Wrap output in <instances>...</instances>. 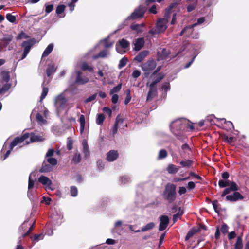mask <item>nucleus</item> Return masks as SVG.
<instances>
[{
    "label": "nucleus",
    "instance_id": "1",
    "mask_svg": "<svg viewBox=\"0 0 249 249\" xmlns=\"http://www.w3.org/2000/svg\"><path fill=\"white\" fill-rule=\"evenodd\" d=\"M169 18V13L165 14L164 18L158 19L156 26L149 31L151 35H156L164 32L167 28V23Z\"/></svg>",
    "mask_w": 249,
    "mask_h": 249
},
{
    "label": "nucleus",
    "instance_id": "2",
    "mask_svg": "<svg viewBox=\"0 0 249 249\" xmlns=\"http://www.w3.org/2000/svg\"><path fill=\"white\" fill-rule=\"evenodd\" d=\"M176 186L173 184H167L163 193L164 198L169 203H172L176 199Z\"/></svg>",
    "mask_w": 249,
    "mask_h": 249
},
{
    "label": "nucleus",
    "instance_id": "3",
    "mask_svg": "<svg viewBox=\"0 0 249 249\" xmlns=\"http://www.w3.org/2000/svg\"><path fill=\"white\" fill-rule=\"evenodd\" d=\"M186 124H188L191 129H194L193 125H190L188 121L186 119H178L173 121L170 125V128L173 132H175V130H180L184 128Z\"/></svg>",
    "mask_w": 249,
    "mask_h": 249
},
{
    "label": "nucleus",
    "instance_id": "4",
    "mask_svg": "<svg viewBox=\"0 0 249 249\" xmlns=\"http://www.w3.org/2000/svg\"><path fill=\"white\" fill-rule=\"evenodd\" d=\"M28 137V134H24L21 137H17L15 138L11 143L10 145V149L6 152L4 158L2 159V160H4L8 157L11 152V151L13 150L15 146L21 143L23 141L26 140Z\"/></svg>",
    "mask_w": 249,
    "mask_h": 249
},
{
    "label": "nucleus",
    "instance_id": "5",
    "mask_svg": "<svg viewBox=\"0 0 249 249\" xmlns=\"http://www.w3.org/2000/svg\"><path fill=\"white\" fill-rule=\"evenodd\" d=\"M205 19L204 18H201L198 19L197 23H196L193 24L191 26H188L186 27L184 29L182 30V31L180 33V36H182L184 33H186V36H191L192 38H197L198 36V35L197 34L195 36H193L191 34L193 32V28L196 26L198 24H200L204 22Z\"/></svg>",
    "mask_w": 249,
    "mask_h": 249
},
{
    "label": "nucleus",
    "instance_id": "6",
    "mask_svg": "<svg viewBox=\"0 0 249 249\" xmlns=\"http://www.w3.org/2000/svg\"><path fill=\"white\" fill-rule=\"evenodd\" d=\"M67 102V100L63 93H61L56 97L55 100V106L58 113L64 109Z\"/></svg>",
    "mask_w": 249,
    "mask_h": 249
},
{
    "label": "nucleus",
    "instance_id": "7",
    "mask_svg": "<svg viewBox=\"0 0 249 249\" xmlns=\"http://www.w3.org/2000/svg\"><path fill=\"white\" fill-rule=\"evenodd\" d=\"M160 69V67H158L156 71H155L151 75L150 79L152 80L150 84L156 87L157 83L159 82L164 77V75L161 73L157 74V72Z\"/></svg>",
    "mask_w": 249,
    "mask_h": 249
},
{
    "label": "nucleus",
    "instance_id": "8",
    "mask_svg": "<svg viewBox=\"0 0 249 249\" xmlns=\"http://www.w3.org/2000/svg\"><path fill=\"white\" fill-rule=\"evenodd\" d=\"M156 67V63L153 60H149L142 66V70L146 72H149Z\"/></svg>",
    "mask_w": 249,
    "mask_h": 249
},
{
    "label": "nucleus",
    "instance_id": "9",
    "mask_svg": "<svg viewBox=\"0 0 249 249\" xmlns=\"http://www.w3.org/2000/svg\"><path fill=\"white\" fill-rule=\"evenodd\" d=\"M38 181L44 185H46V190H53L54 188L52 187V181L47 177L41 176L38 178Z\"/></svg>",
    "mask_w": 249,
    "mask_h": 249
},
{
    "label": "nucleus",
    "instance_id": "10",
    "mask_svg": "<svg viewBox=\"0 0 249 249\" xmlns=\"http://www.w3.org/2000/svg\"><path fill=\"white\" fill-rule=\"evenodd\" d=\"M89 82V78L83 75V73L78 71H76L75 83L78 84L84 85Z\"/></svg>",
    "mask_w": 249,
    "mask_h": 249
},
{
    "label": "nucleus",
    "instance_id": "11",
    "mask_svg": "<svg viewBox=\"0 0 249 249\" xmlns=\"http://www.w3.org/2000/svg\"><path fill=\"white\" fill-rule=\"evenodd\" d=\"M145 9L142 7H139L136 9L131 15L128 17V19H134L142 17L144 14Z\"/></svg>",
    "mask_w": 249,
    "mask_h": 249
},
{
    "label": "nucleus",
    "instance_id": "12",
    "mask_svg": "<svg viewBox=\"0 0 249 249\" xmlns=\"http://www.w3.org/2000/svg\"><path fill=\"white\" fill-rule=\"evenodd\" d=\"M169 219L167 216L162 215L160 216L159 230L160 231L164 230L167 228L169 224Z\"/></svg>",
    "mask_w": 249,
    "mask_h": 249
},
{
    "label": "nucleus",
    "instance_id": "13",
    "mask_svg": "<svg viewBox=\"0 0 249 249\" xmlns=\"http://www.w3.org/2000/svg\"><path fill=\"white\" fill-rule=\"evenodd\" d=\"M32 45V44L30 40L24 41L22 43L21 46L24 48V53L21 58V60L24 59L27 56L30 51Z\"/></svg>",
    "mask_w": 249,
    "mask_h": 249
},
{
    "label": "nucleus",
    "instance_id": "14",
    "mask_svg": "<svg viewBox=\"0 0 249 249\" xmlns=\"http://www.w3.org/2000/svg\"><path fill=\"white\" fill-rule=\"evenodd\" d=\"M225 199L227 201H236L243 199V196L238 192H235L233 195H227Z\"/></svg>",
    "mask_w": 249,
    "mask_h": 249
},
{
    "label": "nucleus",
    "instance_id": "15",
    "mask_svg": "<svg viewBox=\"0 0 249 249\" xmlns=\"http://www.w3.org/2000/svg\"><path fill=\"white\" fill-rule=\"evenodd\" d=\"M29 134V137L26 139H27L29 137H30V142L27 141V143H29L30 142H42L45 140V138L42 136L39 135H36L35 134L31 133V134Z\"/></svg>",
    "mask_w": 249,
    "mask_h": 249
},
{
    "label": "nucleus",
    "instance_id": "16",
    "mask_svg": "<svg viewBox=\"0 0 249 249\" xmlns=\"http://www.w3.org/2000/svg\"><path fill=\"white\" fill-rule=\"evenodd\" d=\"M118 157V153L115 150L109 151L107 155V160L108 161L112 162L114 161Z\"/></svg>",
    "mask_w": 249,
    "mask_h": 249
},
{
    "label": "nucleus",
    "instance_id": "17",
    "mask_svg": "<svg viewBox=\"0 0 249 249\" xmlns=\"http://www.w3.org/2000/svg\"><path fill=\"white\" fill-rule=\"evenodd\" d=\"M148 53V51H142L138 54V55L135 57L134 60L138 62H141L146 57Z\"/></svg>",
    "mask_w": 249,
    "mask_h": 249
},
{
    "label": "nucleus",
    "instance_id": "18",
    "mask_svg": "<svg viewBox=\"0 0 249 249\" xmlns=\"http://www.w3.org/2000/svg\"><path fill=\"white\" fill-rule=\"evenodd\" d=\"M144 44V38L141 37L137 39L134 43V50L136 51L140 50Z\"/></svg>",
    "mask_w": 249,
    "mask_h": 249
},
{
    "label": "nucleus",
    "instance_id": "19",
    "mask_svg": "<svg viewBox=\"0 0 249 249\" xmlns=\"http://www.w3.org/2000/svg\"><path fill=\"white\" fill-rule=\"evenodd\" d=\"M150 89L147 95V100H151L157 94L156 87L150 84Z\"/></svg>",
    "mask_w": 249,
    "mask_h": 249
},
{
    "label": "nucleus",
    "instance_id": "20",
    "mask_svg": "<svg viewBox=\"0 0 249 249\" xmlns=\"http://www.w3.org/2000/svg\"><path fill=\"white\" fill-rule=\"evenodd\" d=\"M179 169V167L173 164H169L167 167L166 170L169 174H174L177 173Z\"/></svg>",
    "mask_w": 249,
    "mask_h": 249
},
{
    "label": "nucleus",
    "instance_id": "21",
    "mask_svg": "<svg viewBox=\"0 0 249 249\" xmlns=\"http://www.w3.org/2000/svg\"><path fill=\"white\" fill-rule=\"evenodd\" d=\"M13 36L11 35H5L1 39L2 43L6 47L13 40Z\"/></svg>",
    "mask_w": 249,
    "mask_h": 249
},
{
    "label": "nucleus",
    "instance_id": "22",
    "mask_svg": "<svg viewBox=\"0 0 249 249\" xmlns=\"http://www.w3.org/2000/svg\"><path fill=\"white\" fill-rule=\"evenodd\" d=\"M32 173H31L28 179V196L29 198H30V196L31 194V189L33 188L35 185V182L33 180L31 179V175Z\"/></svg>",
    "mask_w": 249,
    "mask_h": 249
},
{
    "label": "nucleus",
    "instance_id": "23",
    "mask_svg": "<svg viewBox=\"0 0 249 249\" xmlns=\"http://www.w3.org/2000/svg\"><path fill=\"white\" fill-rule=\"evenodd\" d=\"M53 170V167L49 164L43 162L42 167L40 169V172H48Z\"/></svg>",
    "mask_w": 249,
    "mask_h": 249
},
{
    "label": "nucleus",
    "instance_id": "24",
    "mask_svg": "<svg viewBox=\"0 0 249 249\" xmlns=\"http://www.w3.org/2000/svg\"><path fill=\"white\" fill-rule=\"evenodd\" d=\"M109 52L107 50H103L101 51L98 55L92 56L93 59H96L98 58H105L109 54Z\"/></svg>",
    "mask_w": 249,
    "mask_h": 249
},
{
    "label": "nucleus",
    "instance_id": "25",
    "mask_svg": "<svg viewBox=\"0 0 249 249\" xmlns=\"http://www.w3.org/2000/svg\"><path fill=\"white\" fill-rule=\"evenodd\" d=\"M200 230L199 229L193 228L191 229L187 234L185 237V240H189L191 237H192L195 233L199 232Z\"/></svg>",
    "mask_w": 249,
    "mask_h": 249
},
{
    "label": "nucleus",
    "instance_id": "26",
    "mask_svg": "<svg viewBox=\"0 0 249 249\" xmlns=\"http://www.w3.org/2000/svg\"><path fill=\"white\" fill-rule=\"evenodd\" d=\"M80 122V133H82L85 129V118L84 115H81L79 118Z\"/></svg>",
    "mask_w": 249,
    "mask_h": 249
},
{
    "label": "nucleus",
    "instance_id": "27",
    "mask_svg": "<svg viewBox=\"0 0 249 249\" xmlns=\"http://www.w3.org/2000/svg\"><path fill=\"white\" fill-rule=\"evenodd\" d=\"M81 69L83 71H88L89 72H93L94 71L93 67L88 65L86 62H84L81 64Z\"/></svg>",
    "mask_w": 249,
    "mask_h": 249
},
{
    "label": "nucleus",
    "instance_id": "28",
    "mask_svg": "<svg viewBox=\"0 0 249 249\" xmlns=\"http://www.w3.org/2000/svg\"><path fill=\"white\" fill-rule=\"evenodd\" d=\"M53 48V44H50L44 50L43 54L42 57L47 56L52 51Z\"/></svg>",
    "mask_w": 249,
    "mask_h": 249
},
{
    "label": "nucleus",
    "instance_id": "29",
    "mask_svg": "<svg viewBox=\"0 0 249 249\" xmlns=\"http://www.w3.org/2000/svg\"><path fill=\"white\" fill-rule=\"evenodd\" d=\"M82 145L83 147V152L84 153L85 156H89V150L88 142L86 140H84L83 141Z\"/></svg>",
    "mask_w": 249,
    "mask_h": 249
},
{
    "label": "nucleus",
    "instance_id": "30",
    "mask_svg": "<svg viewBox=\"0 0 249 249\" xmlns=\"http://www.w3.org/2000/svg\"><path fill=\"white\" fill-rule=\"evenodd\" d=\"M56 68L54 65H49L47 69V75L48 77L53 74L56 71Z\"/></svg>",
    "mask_w": 249,
    "mask_h": 249
},
{
    "label": "nucleus",
    "instance_id": "31",
    "mask_svg": "<svg viewBox=\"0 0 249 249\" xmlns=\"http://www.w3.org/2000/svg\"><path fill=\"white\" fill-rule=\"evenodd\" d=\"M193 161L190 160H182L179 162V164L182 167H190L193 164Z\"/></svg>",
    "mask_w": 249,
    "mask_h": 249
},
{
    "label": "nucleus",
    "instance_id": "32",
    "mask_svg": "<svg viewBox=\"0 0 249 249\" xmlns=\"http://www.w3.org/2000/svg\"><path fill=\"white\" fill-rule=\"evenodd\" d=\"M116 45H119L124 49H127L129 46V43L128 41L124 39H122L119 41L118 43L116 44Z\"/></svg>",
    "mask_w": 249,
    "mask_h": 249
},
{
    "label": "nucleus",
    "instance_id": "33",
    "mask_svg": "<svg viewBox=\"0 0 249 249\" xmlns=\"http://www.w3.org/2000/svg\"><path fill=\"white\" fill-rule=\"evenodd\" d=\"M169 53V52L168 50L163 49L161 53L159 52L158 53V55L159 57H160L161 59H165L168 56Z\"/></svg>",
    "mask_w": 249,
    "mask_h": 249
},
{
    "label": "nucleus",
    "instance_id": "34",
    "mask_svg": "<svg viewBox=\"0 0 249 249\" xmlns=\"http://www.w3.org/2000/svg\"><path fill=\"white\" fill-rule=\"evenodd\" d=\"M155 225L153 222L149 223L142 228V230H141V231L145 232L147 231L150 230L155 227Z\"/></svg>",
    "mask_w": 249,
    "mask_h": 249
},
{
    "label": "nucleus",
    "instance_id": "35",
    "mask_svg": "<svg viewBox=\"0 0 249 249\" xmlns=\"http://www.w3.org/2000/svg\"><path fill=\"white\" fill-rule=\"evenodd\" d=\"M143 24H133L131 25V28L133 30H135L137 32V33H140L142 31V27H143Z\"/></svg>",
    "mask_w": 249,
    "mask_h": 249
},
{
    "label": "nucleus",
    "instance_id": "36",
    "mask_svg": "<svg viewBox=\"0 0 249 249\" xmlns=\"http://www.w3.org/2000/svg\"><path fill=\"white\" fill-rule=\"evenodd\" d=\"M243 248L242 239L241 237L238 236L235 245V249H242Z\"/></svg>",
    "mask_w": 249,
    "mask_h": 249
},
{
    "label": "nucleus",
    "instance_id": "37",
    "mask_svg": "<svg viewBox=\"0 0 249 249\" xmlns=\"http://www.w3.org/2000/svg\"><path fill=\"white\" fill-rule=\"evenodd\" d=\"M10 85L5 83L3 85L2 88L0 87V94H4L10 88Z\"/></svg>",
    "mask_w": 249,
    "mask_h": 249
},
{
    "label": "nucleus",
    "instance_id": "38",
    "mask_svg": "<svg viewBox=\"0 0 249 249\" xmlns=\"http://www.w3.org/2000/svg\"><path fill=\"white\" fill-rule=\"evenodd\" d=\"M105 115L103 114H99L97 115L96 122L98 124H102L105 120Z\"/></svg>",
    "mask_w": 249,
    "mask_h": 249
},
{
    "label": "nucleus",
    "instance_id": "39",
    "mask_svg": "<svg viewBox=\"0 0 249 249\" xmlns=\"http://www.w3.org/2000/svg\"><path fill=\"white\" fill-rule=\"evenodd\" d=\"M230 183V181L229 180H224L221 179L218 182V185L221 188H224L227 186H229Z\"/></svg>",
    "mask_w": 249,
    "mask_h": 249
},
{
    "label": "nucleus",
    "instance_id": "40",
    "mask_svg": "<svg viewBox=\"0 0 249 249\" xmlns=\"http://www.w3.org/2000/svg\"><path fill=\"white\" fill-rule=\"evenodd\" d=\"M37 121L40 124H45L47 123L45 119H44L42 115L40 113H38L36 115Z\"/></svg>",
    "mask_w": 249,
    "mask_h": 249
},
{
    "label": "nucleus",
    "instance_id": "41",
    "mask_svg": "<svg viewBox=\"0 0 249 249\" xmlns=\"http://www.w3.org/2000/svg\"><path fill=\"white\" fill-rule=\"evenodd\" d=\"M167 156V152L165 149H161L159 152V159H162L165 158Z\"/></svg>",
    "mask_w": 249,
    "mask_h": 249
},
{
    "label": "nucleus",
    "instance_id": "42",
    "mask_svg": "<svg viewBox=\"0 0 249 249\" xmlns=\"http://www.w3.org/2000/svg\"><path fill=\"white\" fill-rule=\"evenodd\" d=\"M122 88V84L118 85L117 86L114 87L110 91V94H113L115 93L118 92Z\"/></svg>",
    "mask_w": 249,
    "mask_h": 249
},
{
    "label": "nucleus",
    "instance_id": "43",
    "mask_svg": "<svg viewBox=\"0 0 249 249\" xmlns=\"http://www.w3.org/2000/svg\"><path fill=\"white\" fill-rule=\"evenodd\" d=\"M6 19L11 23H15L16 21V18L15 16L11 14H7L6 16Z\"/></svg>",
    "mask_w": 249,
    "mask_h": 249
},
{
    "label": "nucleus",
    "instance_id": "44",
    "mask_svg": "<svg viewBox=\"0 0 249 249\" xmlns=\"http://www.w3.org/2000/svg\"><path fill=\"white\" fill-rule=\"evenodd\" d=\"M127 62V59L125 57H123L122 58L120 61L119 64L118 65V67L119 69H121L123 67H124Z\"/></svg>",
    "mask_w": 249,
    "mask_h": 249
},
{
    "label": "nucleus",
    "instance_id": "45",
    "mask_svg": "<svg viewBox=\"0 0 249 249\" xmlns=\"http://www.w3.org/2000/svg\"><path fill=\"white\" fill-rule=\"evenodd\" d=\"M47 161L52 167L56 165L57 163L56 159L53 158H48L47 160Z\"/></svg>",
    "mask_w": 249,
    "mask_h": 249
},
{
    "label": "nucleus",
    "instance_id": "46",
    "mask_svg": "<svg viewBox=\"0 0 249 249\" xmlns=\"http://www.w3.org/2000/svg\"><path fill=\"white\" fill-rule=\"evenodd\" d=\"M65 6L64 5H60L57 7L56 10V13L58 15H61L62 14L65 10Z\"/></svg>",
    "mask_w": 249,
    "mask_h": 249
},
{
    "label": "nucleus",
    "instance_id": "47",
    "mask_svg": "<svg viewBox=\"0 0 249 249\" xmlns=\"http://www.w3.org/2000/svg\"><path fill=\"white\" fill-rule=\"evenodd\" d=\"M48 92V89L46 87H43L42 92L40 96V101L43 100L46 96Z\"/></svg>",
    "mask_w": 249,
    "mask_h": 249
},
{
    "label": "nucleus",
    "instance_id": "48",
    "mask_svg": "<svg viewBox=\"0 0 249 249\" xmlns=\"http://www.w3.org/2000/svg\"><path fill=\"white\" fill-rule=\"evenodd\" d=\"M45 12L48 14L52 11L53 9V4H48L46 3L45 5Z\"/></svg>",
    "mask_w": 249,
    "mask_h": 249
},
{
    "label": "nucleus",
    "instance_id": "49",
    "mask_svg": "<svg viewBox=\"0 0 249 249\" xmlns=\"http://www.w3.org/2000/svg\"><path fill=\"white\" fill-rule=\"evenodd\" d=\"M123 122L124 119L120 115H118L116 119L115 124H116V125L120 126L121 124L123 123Z\"/></svg>",
    "mask_w": 249,
    "mask_h": 249
},
{
    "label": "nucleus",
    "instance_id": "50",
    "mask_svg": "<svg viewBox=\"0 0 249 249\" xmlns=\"http://www.w3.org/2000/svg\"><path fill=\"white\" fill-rule=\"evenodd\" d=\"M229 186L230 188L232 191H235L238 189V187L236 183L234 182H230Z\"/></svg>",
    "mask_w": 249,
    "mask_h": 249
},
{
    "label": "nucleus",
    "instance_id": "51",
    "mask_svg": "<svg viewBox=\"0 0 249 249\" xmlns=\"http://www.w3.org/2000/svg\"><path fill=\"white\" fill-rule=\"evenodd\" d=\"M212 204H213V207L214 211L216 213H219V210L218 209L219 204H218V201L217 200H214V201H213L212 202Z\"/></svg>",
    "mask_w": 249,
    "mask_h": 249
},
{
    "label": "nucleus",
    "instance_id": "52",
    "mask_svg": "<svg viewBox=\"0 0 249 249\" xmlns=\"http://www.w3.org/2000/svg\"><path fill=\"white\" fill-rule=\"evenodd\" d=\"M71 195L72 196L75 197L77 195V189L75 186L71 187Z\"/></svg>",
    "mask_w": 249,
    "mask_h": 249
},
{
    "label": "nucleus",
    "instance_id": "53",
    "mask_svg": "<svg viewBox=\"0 0 249 249\" xmlns=\"http://www.w3.org/2000/svg\"><path fill=\"white\" fill-rule=\"evenodd\" d=\"M131 96L130 95V91L128 89L126 92V97L125 98L124 103L125 105L127 104L131 100Z\"/></svg>",
    "mask_w": 249,
    "mask_h": 249
},
{
    "label": "nucleus",
    "instance_id": "54",
    "mask_svg": "<svg viewBox=\"0 0 249 249\" xmlns=\"http://www.w3.org/2000/svg\"><path fill=\"white\" fill-rule=\"evenodd\" d=\"M72 160L75 163H79L81 160V156L80 154H75Z\"/></svg>",
    "mask_w": 249,
    "mask_h": 249
},
{
    "label": "nucleus",
    "instance_id": "55",
    "mask_svg": "<svg viewBox=\"0 0 249 249\" xmlns=\"http://www.w3.org/2000/svg\"><path fill=\"white\" fill-rule=\"evenodd\" d=\"M116 50L117 52L120 54H124L126 52V49L122 48L119 45H116Z\"/></svg>",
    "mask_w": 249,
    "mask_h": 249
},
{
    "label": "nucleus",
    "instance_id": "56",
    "mask_svg": "<svg viewBox=\"0 0 249 249\" xmlns=\"http://www.w3.org/2000/svg\"><path fill=\"white\" fill-rule=\"evenodd\" d=\"M181 149L184 153H187L191 150V149L187 144H184L181 146Z\"/></svg>",
    "mask_w": 249,
    "mask_h": 249
},
{
    "label": "nucleus",
    "instance_id": "57",
    "mask_svg": "<svg viewBox=\"0 0 249 249\" xmlns=\"http://www.w3.org/2000/svg\"><path fill=\"white\" fill-rule=\"evenodd\" d=\"M162 90H164L165 91H167L170 89V84L168 82L164 83L162 86Z\"/></svg>",
    "mask_w": 249,
    "mask_h": 249
},
{
    "label": "nucleus",
    "instance_id": "58",
    "mask_svg": "<svg viewBox=\"0 0 249 249\" xmlns=\"http://www.w3.org/2000/svg\"><path fill=\"white\" fill-rule=\"evenodd\" d=\"M231 191H232L230 187L225 189L221 195V197H223L225 196L227 194L230 193Z\"/></svg>",
    "mask_w": 249,
    "mask_h": 249
},
{
    "label": "nucleus",
    "instance_id": "59",
    "mask_svg": "<svg viewBox=\"0 0 249 249\" xmlns=\"http://www.w3.org/2000/svg\"><path fill=\"white\" fill-rule=\"evenodd\" d=\"M182 214V212L179 214V212L173 215V221L174 222H176L178 218H180L181 215Z\"/></svg>",
    "mask_w": 249,
    "mask_h": 249
},
{
    "label": "nucleus",
    "instance_id": "60",
    "mask_svg": "<svg viewBox=\"0 0 249 249\" xmlns=\"http://www.w3.org/2000/svg\"><path fill=\"white\" fill-rule=\"evenodd\" d=\"M197 3H191L190 4H189L187 6V11L188 12H191L192 10H193L195 9V8L196 7Z\"/></svg>",
    "mask_w": 249,
    "mask_h": 249
},
{
    "label": "nucleus",
    "instance_id": "61",
    "mask_svg": "<svg viewBox=\"0 0 249 249\" xmlns=\"http://www.w3.org/2000/svg\"><path fill=\"white\" fill-rule=\"evenodd\" d=\"M107 40L108 39L107 38H106L103 41V42L104 43V46L105 48H108V47H111L113 43V42H110V43H108L107 42Z\"/></svg>",
    "mask_w": 249,
    "mask_h": 249
},
{
    "label": "nucleus",
    "instance_id": "62",
    "mask_svg": "<svg viewBox=\"0 0 249 249\" xmlns=\"http://www.w3.org/2000/svg\"><path fill=\"white\" fill-rule=\"evenodd\" d=\"M141 75V71L138 70H135L132 73V76L134 78H138Z\"/></svg>",
    "mask_w": 249,
    "mask_h": 249
},
{
    "label": "nucleus",
    "instance_id": "63",
    "mask_svg": "<svg viewBox=\"0 0 249 249\" xmlns=\"http://www.w3.org/2000/svg\"><path fill=\"white\" fill-rule=\"evenodd\" d=\"M3 80L7 83L9 80V75L7 72H4L3 74Z\"/></svg>",
    "mask_w": 249,
    "mask_h": 249
},
{
    "label": "nucleus",
    "instance_id": "64",
    "mask_svg": "<svg viewBox=\"0 0 249 249\" xmlns=\"http://www.w3.org/2000/svg\"><path fill=\"white\" fill-rule=\"evenodd\" d=\"M221 231L224 234H226L228 231V227L226 224L222 225Z\"/></svg>",
    "mask_w": 249,
    "mask_h": 249
}]
</instances>
